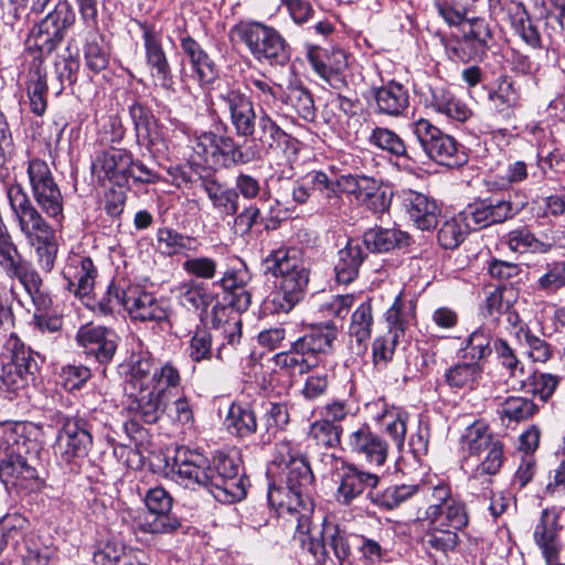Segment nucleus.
<instances>
[{"label":"nucleus","mask_w":565,"mask_h":565,"mask_svg":"<svg viewBox=\"0 0 565 565\" xmlns=\"http://www.w3.org/2000/svg\"><path fill=\"white\" fill-rule=\"evenodd\" d=\"M463 445L470 456L481 459L475 470L473 479L494 476L500 471L503 462V445L500 440L493 439L481 425H472L467 428Z\"/></svg>","instance_id":"f3484780"},{"label":"nucleus","mask_w":565,"mask_h":565,"mask_svg":"<svg viewBox=\"0 0 565 565\" xmlns=\"http://www.w3.org/2000/svg\"><path fill=\"white\" fill-rule=\"evenodd\" d=\"M537 412L534 402L523 396H509L498 409L502 425L510 427L520 422L527 420Z\"/></svg>","instance_id":"58836bf2"},{"label":"nucleus","mask_w":565,"mask_h":565,"mask_svg":"<svg viewBox=\"0 0 565 565\" xmlns=\"http://www.w3.org/2000/svg\"><path fill=\"white\" fill-rule=\"evenodd\" d=\"M286 104L289 105L299 117L307 121H313L316 117V107L311 93L302 86H292L288 88Z\"/></svg>","instance_id":"6e6d98bb"},{"label":"nucleus","mask_w":565,"mask_h":565,"mask_svg":"<svg viewBox=\"0 0 565 565\" xmlns=\"http://www.w3.org/2000/svg\"><path fill=\"white\" fill-rule=\"evenodd\" d=\"M125 554V545L115 537L100 541L93 554L95 565H117Z\"/></svg>","instance_id":"0e129e2a"},{"label":"nucleus","mask_w":565,"mask_h":565,"mask_svg":"<svg viewBox=\"0 0 565 565\" xmlns=\"http://www.w3.org/2000/svg\"><path fill=\"white\" fill-rule=\"evenodd\" d=\"M367 141L371 146L386 151L395 157H403L412 161H416L414 154H412L404 142V140L393 130L385 127H375Z\"/></svg>","instance_id":"c03bdc74"},{"label":"nucleus","mask_w":565,"mask_h":565,"mask_svg":"<svg viewBox=\"0 0 565 565\" xmlns=\"http://www.w3.org/2000/svg\"><path fill=\"white\" fill-rule=\"evenodd\" d=\"M431 106L437 113L444 114L449 119L460 122L466 121L472 114L463 102L443 88L433 90Z\"/></svg>","instance_id":"de8ad7c7"},{"label":"nucleus","mask_w":565,"mask_h":565,"mask_svg":"<svg viewBox=\"0 0 565 565\" xmlns=\"http://www.w3.org/2000/svg\"><path fill=\"white\" fill-rule=\"evenodd\" d=\"M93 444L88 424L81 417L65 418L54 444V454L62 461L72 463L85 458Z\"/></svg>","instance_id":"6ab92c4d"},{"label":"nucleus","mask_w":565,"mask_h":565,"mask_svg":"<svg viewBox=\"0 0 565 565\" xmlns=\"http://www.w3.org/2000/svg\"><path fill=\"white\" fill-rule=\"evenodd\" d=\"M371 95L376 113L383 116L399 117L409 106L408 89L395 81L372 87Z\"/></svg>","instance_id":"7c9ffc66"},{"label":"nucleus","mask_w":565,"mask_h":565,"mask_svg":"<svg viewBox=\"0 0 565 565\" xmlns=\"http://www.w3.org/2000/svg\"><path fill=\"white\" fill-rule=\"evenodd\" d=\"M157 243L158 249L168 256L178 254L186 255L189 252L196 253L200 247V243L196 238L168 227L158 230Z\"/></svg>","instance_id":"e433bc0d"},{"label":"nucleus","mask_w":565,"mask_h":565,"mask_svg":"<svg viewBox=\"0 0 565 565\" xmlns=\"http://www.w3.org/2000/svg\"><path fill=\"white\" fill-rule=\"evenodd\" d=\"M411 130L428 159L447 167H457L465 162V153L459 150L456 139L428 119L415 120L411 124Z\"/></svg>","instance_id":"4468645a"},{"label":"nucleus","mask_w":565,"mask_h":565,"mask_svg":"<svg viewBox=\"0 0 565 565\" xmlns=\"http://www.w3.org/2000/svg\"><path fill=\"white\" fill-rule=\"evenodd\" d=\"M363 243L372 253H387L407 247L411 236L398 228L373 227L364 233Z\"/></svg>","instance_id":"f704fd0d"},{"label":"nucleus","mask_w":565,"mask_h":565,"mask_svg":"<svg viewBox=\"0 0 565 565\" xmlns=\"http://www.w3.org/2000/svg\"><path fill=\"white\" fill-rule=\"evenodd\" d=\"M217 98L230 113L231 122L239 137H252L258 115L250 98L236 87L220 88Z\"/></svg>","instance_id":"5701e85b"},{"label":"nucleus","mask_w":565,"mask_h":565,"mask_svg":"<svg viewBox=\"0 0 565 565\" xmlns=\"http://www.w3.org/2000/svg\"><path fill=\"white\" fill-rule=\"evenodd\" d=\"M298 494L297 491H289L287 487H269L267 497L269 504L276 508L279 513L286 511L298 514L299 525L302 519H309L310 512H305V497Z\"/></svg>","instance_id":"a19ab883"},{"label":"nucleus","mask_w":565,"mask_h":565,"mask_svg":"<svg viewBox=\"0 0 565 565\" xmlns=\"http://www.w3.org/2000/svg\"><path fill=\"white\" fill-rule=\"evenodd\" d=\"M515 338L527 347V355L534 362L544 363L552 356L551 345L531 332L527 326H521L515 331Z\"/></svg>","instance_id":"4d7b16f0"},{"label":"nucleus","mask_w":565,"mask_h":565,"mask_svg":"<svg viewBox=\"0 0 565 565\" xmlns=\"http://www.w3.org/2000/svg\"><path fill=\"white\" fill-rule=\"evenodd\" d=\"M224 425L233 435L250 436L257 429L256 415L248 405L232 403L224 419Z\"/></svg>","instance_id":"ea45409f"},{"label":"nucleus","mask_w":565,"mask_h":565,"mask_svg":"<svg viewBox=\"0 0 565 565\" xmlns=\"http://www.w3.org/2000/svg\"><path fill=\"white\" fill-rule=\"evenodd\" d=\"M137 142L145 147L152 156H167L171 143L164 134V127L159 124L152 111L140 103L129 107Z\"/></svg>","instance_id":"aec40b11"},{"label":"nucleus","mask_w":565,"mask_h":565,"mask_svg":"<svg viewBox=\"0 0 565 565\" xmlns=\"http://www.w3.org/2000/svg\"><path fill=\"white\" fill-rule=\"evenodd\" d=\"M388 331L394 338H403L406 329L415 320V308L397 296L385 313Z\"/></svg>","instance_id":"a18cd8bd"},{"label":"nucleus","mask_w":565,"mask_h":565,"mask_svg":"<svg viewBox=\"0 0 565 565\" xmlns=\"http://www.w3.org/2000/svg\"><path fill=\"white\" fill-rule=\"evenodd\" d=\"M76 342L87 356L104 364L113 360L118 345V337L111 329L87 323L78 329Z\"/></svg>","instance_id":"393cba45"},{"label":"nucleus","mask_w":565,"mask_h":565,"mask_svg":"<svg viewBox=\"0 0 565 565\" xmlns=\"http://www.w3.org/2000/svg\"><path fill=\"white\" fill-rule=\"evenodd\" d=\"M181 382L180 370L172 361L156 366L149 352L132 354L126 380L129 414L145 424L158 423Z\"/></svg>","instance_id":"f257e3e1"},{"label":"nucleus","mask_w":565,"mask_h":565,"mask_svg":"<svg viewBox=\"0 0 565 565\" xmlns=\"http://www.w3.org/2000/svg\"><path fill=\"white\" fill-rule=\"evenodd\" d=\"M338 330L332 322L310 324L305 333L291 342L290 349L273 356L275 366L288 376H302L322 362L331 351Z\"/></svg>","instance_id":"423d86ee"},{"label":"nucleus","mask_w":565,"mask_h":565,"mask_svg":"<svg viewBox=\"0 0 565 565\" xmlns=\"http://www.w3.org/2000/svg\"><path fill=\"white\" fill-rule=\"evenodd\" d=\"M172 472L185 488H205L217 501L233 503L246 497V480L235 458L218 455L210 462L195 450L178 451Z\"/></svg>","instance_id":"f03ea898"},{"label":"nucleus","mask_w":565,"mask_h":565,"mask_svg":"<svg viewBox=\"0 0 565 565\" xmlns=\"http://www.w3.org/2000/svg\"><path fill=\"white\" fill-rule=\"evenodd\" d=\"M429 484H399L386 488L383 492L370 491L367 493L370 500L386 510H393L399 507L402 503L409 500L416 493H420L424 497V488Z\"/></svg>","instance_id":"4c0bfd02"},{"label":"nucleus","mask_w":565,"mask_h":565,"mask_svg":"<svg viewBox=\"0 0 565 565\" xmlns=\"http://www.w3.org/2000/svg\"><path fill=\"white\" fill-rule=\"evenodd\" d=\"M92 172L99 181H108L119 188L135 183H154L159 175L139 160H135L130 151L122 148H109L96 154L92 161Z\"/></svg>","instance_id":"6e6552de"},{"label":"nucleus","mask_w":565,"mask_h":565,"mask_svg":"<svg viewBox=\"0 0 565 565\" xmlns=\"http://www.w3.org/2000/svg\"><path fill=\"white\" fill-rule=\"evenodd\" d=\"M0 267L9 278L19 281L38 310L45 311L51 306L40 274L22 259L15 244L0 252Z\"/></svg>","instance_id":"dca6fc26"},{"label":"nucleus","mask_w":565,"mask_h":565,"mask_svg":"<svg viewBox=\"0 0 565 565\" xmlns=\"http://www.w3.org/2000/svg\"><path fill=\"white\" fill-rule=\"evenodd\" d=\"M294 539L318 562H324L331 550L340 564L348 563L351 547L347 534L338 526L328 524L320 529L318 525L313 526L310 519H302Z\"/></svg>","instance_id":"9b49d317"},{"label":"nucleus","mask_w":565,"mask_h":565,"mask_svg":"<svg viewBox=\"0 0 565 565\" xmlns=\"http://www.w3.org/2000/svg\"><path fill=\"white\" fill-rule=\"evenodd\" d=\"M366 254L358 241L349 239L347 245L338 252L334 263L335 279L339 284L348 285L359 275Z\"/></svg>","instance_id":"72a5a7b5"},{"label":"nucleus","mask_w":565,"mask_h":565,"mask_svg":"<svg viewBox=\"0 0 565 565\" xmlns=\"http://www.w3.org/2000/svg\"><path fill=\"white\" fill-rule=\"evenodd\" d=\"M308 60L315 72L345 71L348 57L342 50H332L330 53L323 49H311L308 52Z\"/></svg>","instance_id":"3c124183"},{"label":"nucleus","mask_w":565,"mask_h":565,"mask_svg":"<svg viewBox=\"0 0 565 565\" xmlns=\"http://www.w3.org/2000/svg\"><path fill=\"white\" fill-rule=\"evenodd\" d=\"M216 134L203 132L200 136L190 140L192 154L189 157V162L195 167L210 168L211 156L214 152Z\"/></svg>","instance_id":"13d9d810"},{"label":"nucleus","mask_w":565,"mask_h":565,"mask_svg":"<svg viewBox=\"0 0 565 565\" xmlns=\"http://www.w3.org/2000/svg\"><path fill=\"white\" fill-rule=\"evenodd\" d=\"M520 207L505 199H487L475 202L463 211L468 220L479 228L512 218Z\"/></svg>","instance_id":"c85d7f7f"},{"label":"nucleus","mask_w":565,"mask_h":565,"mask_svg":"<svg viewBox=\"0 0 565 565\" xmlns=\"http://www.w3.org/2000/svg\"><path fill=\"white\" fill-rule=\"evenodd\" d=\"M527 379L529 391L544 402L554 394L559 384V377L551 373L536 371L529 375Z\"/></svg>","instance_id":"774afa93"},{"label":"nucleus","mask_w":565,"mask_h":565,"mask_svg":"<svg viewBox=\"0 0 565 565\" xmlns=\"http://www.w3.org/2000/svg\"><path fill=\"white\" fill-rule=\"evenodd\" d=\"M489 9L494 15H503L514 32L532 49H544L537 26L532 21L525 6L514 0H489Z\"/></svg>","instance_id":"4be33fe9"},{"label":"nucleus","mask_w":565,"mask_h":565,"mask_svg":"<svg viewBox=\"0 0 565 565\" xmlns=\"http://www.w3.org/2000/svg\"><path fill=\"white\" fill-rule=\"evenodd\" d=\"M142 38L145 42L146 61L151 76L158 81L162 87H169L172 82L171 68L159 36L153 30L146 28Z\"/></svg>","instance_id":"473e14b6"},{"label":"nucleus","mask_w":565,"mask_h":565,"mask_svg":"<svg viewBox=\"0 0 565 565\" xmlns=\"http://www.w3.org/2000/svg\"><path fill=\"white\" fill-rule=\"evenodd\" d=\"M470 225L465 212L447 218L440 225L437 239L445 249L457 248L469 234Z\"/></svg>","instance_id":"79ce46f5"},{"label":"nucleus","mask_w":565,"mask_h":565,"mask_svg":"<svg viewBox=\"0 0 565 565\" xmlns=\"http://www.w3.org/2000/svg\"><path fill=\"white\" fill-rule=\"evenodd\" d=\"M482 367L479 363H462L450 367L446 374V381L454 387H469L481 375Z\"/></svg>","instance_id":"680f3d73"},{"label":"nucleus","mask_w":565,"mask_h":565,"mask_svg":"<svg viewBox=\"0 0 565 565\" xmlns=\"http://www.w3.org/2000/svg\"><path fill=\"white\" fill-rule=\"evenodd\" d=\"M373 316L369 302L361 303L352 315L349 334L355 339L360 352L366 350V342L371 337Z\"/></svg>","instance_id":"8fccbe9b"},{"label":"nucleus","mask_w":565,"mask_h":565,"mask_svg":"<svg viewBox=\"0 0 565 565\" xmlns=\"http://www.w3.org/2000/svg\"><path fill=\"white\" fill-rule=\"evenodd\" d=\"M427 508L422 520L438 526L462 530L468 525L469 515L463 501L452 494L449 483L439 481L425 487Z\"/></svg>","instance_id":"9d476101"},{"label":"nucleus","mask_w":565,"mask_h":565,"mask_svg":"<svg viewBox=\"0 0 565 565\" xmlns=\"http://www.w3.org/2000/svg\"><path fill=\"white\" fill-rule=\"evenodd\" d=\"M26 92L31 111L38 116L43 115L47 106L46 72L43 67V58H33L26 75Z\"/></svg>","instance_id":"c9c22d12"},{"label":"nucleus","mask_w":565,"mask_h":565,"mask_svg":"<svg viewBox=\"0 0 565 565\" xmlns=\"http://www.w3.org/2000/svg\"><path fill=\"white\" fill-rule=\"evenodd\" d=\"M493 349L501 366L508 371L509 376L524 385V365L509 343L503 339H497L494 341Z\"/></svg>","instance_id":"864d4df0"},{"label":"nucleus","mask_w":565,"mask_h":565,"mask_svg":"<svg viewBox=\"0 0 565 565\" xmlns=\"http://www.w3.org/2000/svg\"><path fill=\"white\" fill-rule=\"evenodd\" d=\"M252 296L244 289L231 292L230 305L233 309L224 305L216 303L212 308L211 326L215 331H218L226 344L235 347L239 343L242 334V322L237 312L246 311L250 305Z\"/></svg>","instance_id":"412c9836"},{"label":"nucleus","mask_w":565,"mask_h":565,"mask_svg":"<svg viewBox=\"0 0 565 565\" xmlns=\"http://www.w3.org/2000/svg\"><path fill=\"white\" fill-rule=\"evenodd\" d=\"M402 204L413 224L422 231L436 227L440 207L434 199L413 190H402L399 194Z\"/></svg>","instance_id":"cd10ccee"},{"label":"nucleus","mask_w":565,"mask_h":565,"mask_svg":"<svg viewBox=\"0 0 565 565\" xmlns=\"http://www.w3.org/2000/svg\"><path fill=\"white\" fill-rule=\"evenodd\" d=\"M75 13L67 1L58 2L42 21L35 24L26 39L29 50L51 54L63 41L65 31L74 23Z\"/></svg>","instance_id":"2eb2a0df"},{"label":"nucleus","mask_w":565,"mask_h":565,"mask_svg":"<svg viewBox=\"0 0 565 565\" xmlns=\"http://www.w3.org/2000/svg\"><path fill=\"white\" fill-rule=\"evenodd\" d=\"M254 135L255 139L270 149L279 147L289 138V135L280 128L263 107L259 108Z\"/></svg>","instance_id":"09e8293b"},{"label":"nucleus","mask_w":565,"mask_h":565,"mask_svg":"<svg viewBox=\"0 0 565 565\" xmlns=\"http://www.w3.org/2000/svg\"><path fill=\"white\" fill-rule=\"evenodd\" d=\"M179 296L184 306L193 309H204L212 301V296L207 292L205 285L195 280L181 284Z\"/></svg>","instance_id":"052dcab7"},{"label":"nucleus","mask_w":565,"mask_h":565,"mask_svg":"<svg viewBox=\"0 0 565 565\" xmlns=\"http://www.w3.org/2000/svg\"><path fill=\"white\" fill-rule=\"evenodd\" d=\"M342 428L339 425L318 419L310 425L309 436L317 444L327 448H334L340 444Z\"/></svg>","instance_id":"e2e57ef3"},{"label":"nucleus","mask_w":565,"mask_h":565,"mask_svg":"<svg viewBox=\"0 0 565 565\" xmlns=\"http://www.w3.org/2000/svg\"><path fill=\"white\" fill-rule=\"evenodd\" d=\"M38 354L14 333L3 343L0 354V380L12 391L23 387L39 371Z\"/></svg>","instance_id":"f8f14e48"},{"label":"nucleus","mask_w":565,"mask_h":565,"mask_svg":"<svg viewBox=\"0 0 565 565\" xmlns=\"http://www.w3.org/2000/svg\"><path fill=\"white\" fill-rule=\"evenodd\" d=\"M24 423L0 424V478L8 488L34 491L41 480L36 469L39 445L25 434Z\"/></svg>","instance_id":"7ed1b4c3"},{"label":"nucleus","mask_w":565,"mask_h":565,"mask_svg":"<svg viewBox=\"0 0 565 565\" xmlns=\"http://www.w3.org/2000/svg\"><path fill=\"white\" fill-rule=\"evenodd\" d=\"M4 188L13 218L20 232L34 248L38 266L45 273L52 271L58 253L56 231L33 205L20 183L13 181L7 183Z\"/></svg>","instance_id":"20e7f679"},{"label":"nucleus","mask_w":565,"mask_h":565,"mask_svg":"<svg viewBox=\"0 0 565 565\" xmlns=\"http://www.w3.org/2000/svg\"><path fill=\"white\" fill-rule=\"evenodd\" d=\"M351 452L364 460L371 468H381L387 460L388 445L370 426L362 425L348 438Z\"/></svg>","instance_id":"a878e982"},{"label":"nucleus","mask_w":565,"mask_h":565,"mask_svg":"<svg viewBox=\"0 0 565 565\" xmlns=\"http://www.w3.org/2000/svg\"><path fill=\"white\" fill-rule=\"evenodd\" d=\"M231 39L246 46L253 57L270 65H285L290 60V47L273 26L257 21H239L230 31Z\"/></svg>","instance_id":"0eeeda50"},{"label":"nucleus","mask_w":565,"mask_h":565,"mask_svg":"<svg viewBox=\"0 0 565 565\" xmlns=\"http://www.w3.org/2000/svg\"><path fill=\"white\" fill-rule=\"evenodd\" d=\"M67 288L78 297L88 296L95 286L97 270L89 257L73 255L63 269Z\"/></svg>","instance_id":"2f4dec72"},{"label":"nucleus","mask_w":565,"mask_h":565,"mask_svg":"<svg viewBox=\"0 0 565 565\" xmlns=\"http://www.w3.org/2000/svg\"><path fill=\"white\" fill-rule=\"evenodd\" d=\"M266 275L275 278V291L270 300L274 313H288L306 294L310 268L297 248L271 250L263 260Z\"/></svg>","instance_id":"39448f33"},{"label":"nucleus","mask_w":565,"mask_h":565,"mask_svg":"<svg viewBox=\"0 0 565 565\" xmlns=\"http://www.w3.org/2000/svg\"><path fill=\"white\" fill-rule=\"evenodd\" d=\"M246 87L258 99L260 107H270L277 102L280 86L276 85L270 78L259 73L250 75L246 79Z\"/></svg>","instance_id":"5fc2aeb1"},{"label":"nucleus","mask_w":565,"mask_h":565,"mask_svg":"<svg viewBox=\"0 0 565 565\" xmlns=\"http://www.w3.org/2000/svg\"><path fill=\"white\" fill-rule=\"evenodd\" d=\"M145 503L150 512V519H146L140 527L147 533H171L181 525L178 518L169 512L172 508V498L162 487L149 489L145 497Z\"/></svg>","instance_id":"b1692460"},{"label":"nucleus","mask_w":565,"mask_h":565,"mask_svg":"<svg viewBox=\"0 0 565 565\" xmlns=\"http://www.w3.org/2000/svg\"><path fill=\"white\" fill-rule=\"evenodd\" d=\"M328 175L322 171H311L292 189V200L298 204H305L317 192L326 196Z\"/></svg>","instance_id":"603ef678"},{"label":"nucleus","mask_w":565,"mask_h":565,"mask_svg":"<svg viewBox=\"0 0 565 565\" xmlns=\"http://www.w3.org/2000/svg\"><path fill=\"white\" fill-rule=\"evenodd\" d=\"M84 57L86 66L95 74L106 70L109 63V53L102 39L94 38L85 45Z\"/></svg>","instance_id":"338daca9"},{"label":"nucleus","mask_w":565,"mask_h":565,"mask_svg":"<svg viewBox=\"0 0 565 565\" xmlns=\"http://www.w3.org/2000/svg\"><path fill=\"white\" fill-rule=\"evenodd\" d=\"M426 526L423 544L428 551L447 554L457 547L459 543L458 532L460 530L438 526L433 523H426Z\"/></svg>","instance_id":"49530a36"},{"label":"nucleus","mask_w":565,"mask_h":565,"mask_svg":"<svg viewBox=\"0 0 565 565\" xmlns=\"http://www.w3.org/2000/svg\"><path fill=\"white\" fill-rule=\"evenodd\" d=\"M337 499L343 504H351L365 490L376 488L380 477L375 472L364 471L353 465L343 466L339 471Z\"/></svg>","instance_id":"c756f323"},{"label":"nucleus","mask_w":565,"mask_h":565,"mask_svg":"<svg viewBox=\"0 0 565 565\" xmlns=\"http://www.w3.org/2000/svg\"><path fill=\"white\" fill-rule=\"evenodd\" d=\"M492 335L486 329L475 330L466 340V345L462 348L463 356L470 360H483L488 358L492 350L491 347Z\"/></svg>","instance_id":"bf43d9fd"},{"label":"nucleus","mask_w":565,"mask_h":565,"mask_svg":"<svg viewBox=\"0 0 565 565\" xmlns=\"http://www.w3.org/2000/svg\"><path fill=\"white\" fill-rule=\"evenodd\" d=\"M537 288L547 295L565 288V262L547 264L545 273L537 280Z\"/></svg>","instance_id":"69168bd1"},{"label":"nucleus","mask_w":565,"mask_h":565,"mask_svg":"<svg viewBox=\"0 0 565 565\" xmlns=\"http://www.w3.org/2000/svg\"><path fill=\"white\" fill-rule=\"evenodd\" d=\"M273 463L280 469L279 475L287 489L305 497V512H312L311 492L315 478L300 446L287 439L276 443Z\"/></svg>","instance_id":"1a4fd4ad"},{"label":"nucleus","mask_w":565,"mask_h":565,"mask_svg":"<svg viewBox=\"0 0 565 565\" xmlns=\"http://www.w3.org/2000/svg\"><path fill=\"white\" fill-rule=\"evenodd\" d=\"M121 301L132 320L164 323L169 329L173 328V311L168 301L157 299L152 294L137 287L122 292Z\"/></svg>","instance_id":"a211bd4d"},{"label":"nucleus","mask_w":565,"mask_h":565,"mask_svg":"<svg viewBox=\"0 0 565 565\" xmlns=\"http://www.w3.org/2000/svg\"><path fill=\"white\" fill-rule=\"evenodd\" d=\"M561 511L555 508L544 509L534 526L533 540L545 561L559 555L562 550L561 532L563 530Z\"/></svg>","instance_id":"bb28decb"},{"label":"nucleus","mask_w":565,"mask_h":565,"mask_svg":"<svg viewBox=\"0 0 565 565\" xmlns=\"http://www.w3.org/2000/svg\"><path fill=\"white\" fill-rule=\"evenodd\" d=\"M28 179L34 201L57 226L64 220V200L46 161L34 158L28 162Z\"/></svg>","instance_id":"ddd939ff"},{"label":"nucleus","mask_w":565,"mask_h":565,"mask_svg":"<svg viewBox=\"0 0 565 565\" xmlns=\"http://www.w3.org/2000/svg\"><path fill=\"white\" fill-rule=\"evenodd\" d=\"M28 527V520L18 513L7 514L0 519V554L11 546L21 553V540Z\"/></svg>","instance_id":"37998d69"}]
</instances>
